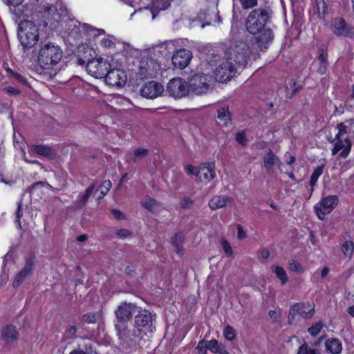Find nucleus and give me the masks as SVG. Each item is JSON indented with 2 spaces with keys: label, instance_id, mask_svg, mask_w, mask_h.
Masks as SVG:
<instances>
[{
  "label": "nucleus",
  "instance_id": "cd10ccee",
  "mask_svg": "<svg viewBox=\"0 0 354 354\" xmlns=\"http://www.w3.org/2000/svg\"><path fill=\"white\" fill-rule=\"evenodd\" d=\"M326 351L331 354H339L342 351V342L337 338H328L325 342Z\"/></svg>",
  "mask_w": 354,
  "mask_h": 354
},
{
  "label": "nucleus",
  "instance_id": "f8f14e48",
  "mask_svg": "<svg viewBox=\"0 0 354 354\" xmlns=\"http://www.w3.org/2000/svg\"><path fill=\"white\" fill-rule=\"evenodd\" d=\"M192 57L191 50L186 48L178 49L176 48L171 59H170V65L172 64L176 68L183 69L188 66Z\"/></svg>",
  "mask_w": 354,
  "mask_h": 354
},
{
  "label": "nucleus",
  "instance_id": "4c0bfd02",
  "mask_svg": "<svg viewBox=\"0 0 354 354\" xmlns=\"http://www.w3.org/2000/svg\"><path fill=\"white\" fill-rule=\"evenodd\" d=\"M325 327V324L323 321L319 320L315 323H313L307 330V332L311 337L317 336L322 330Z\"/></svg>",
  "mask_w": 354,
  "mask_h": 354
},
{
  "label": "nucleus",
  "instance_id": "f3484780",
  "mask_svg": "<svg viewBox=\"0 0 354 354\" xmlns=\"http://www.w3.org/2000/svg\"><path fill=\"white\" fill-rule=\"evenodd\" d=\"M333 142H334V146L332 149V154L335 155L342 149L339 156L343 158H347L352 147V142L350 138H346L343 140L339 135H335Z\"/></svg>",
  "mask_w": 354,
  "mask_h": 354
},
{
  "label": "nucleus",
  "instance_id": "de8ad7c7",
  "mask_svg": "<svg viewBox=\"0 0 354 354\" xmlns=\"http://www.w3.org/2000/svg\"><path fill=\"white\" fill-rule=\"evenodd\" d=\"M221 245L225 255L228 257H232L233 256V250L230 243L224 239L221 241Z\"/></svg>",
  "mask_w": 354,
  "mask_h": 354
},
{
  "label": "nucleus",
  "instance_id": "ea45409f",
  "mask_svg": "<svg viewBox=\"0 0 354 354\" xmlns=\"http://www.w3.org/2000/svg\"><path fill=\"white\" fill-rule=\"evenodd\" d=\"M297 354H321L317 348H310L308 343L304 342L299 346Z\"/></svg>",
  "mask_w": 354,
  "mask_h": 354
},
{
  "label": "nucleus",
  "instance_id": "79ce46f5",
  "mask_svg": "<svg viewBox=\"0 0 354 354\" xmlns=\"http://www.w3.org/2000/svg\"><path fill=\"white\" fill-rule=\"evenodd\" d=\"M77 328L75 325L70 326L68 328H67L63 335V339L65 341L69 340V339H74L77 337Z\"/></svg>",
  "mask_w": 354,
  "mask_h": 354
},
{
  "label": "nucleus",
  "instance_id": "052dcab7",
  "mask_svg": "<svg viewBox=\"0 0 354 354\" xmlns=\"http://www.w3.org/2000/svg\"><path fill=\"white\" fill-rule=\"evenodd\" d=\"M22 215H23V213H22L21 203H19L18 204L17 209L16 211L17 222V224H18V226L19 228H21V224L20 219H21Z\"/></svg>",
  "mask_w": 354,
  "mask_h": 354
},
{
  "label": "nucleus",
  "instance_id": "09e8293b",
  "mask_svg": "<svg viewBox=\"0 0 354 354\" xmlns=\"http://www.w3.org/2000/svg\"><path fill=\"white\" fill-rule=\"evenodd\" d=\"M235 140L242 146L245 147L247 145V139L244 131H239L236 133L235 136Z\"/></svg>",
  "mask_w": 354,
  "mask_h": 354
},
{
  "label": "nucleus",
  "instance_id": "423d86ee",
  "mask_svg": "<svg viewBox=\"0 0 354 354\" xmlns=\"http://www.w3.org/2000/svg\"><path fill=\"white\" fill-rule=\"evenodd\" d=\"M155 48L150 47L140 52L139 74L142 78L151 77L155 73Z\"/></svg>",
  "mask_w": 354,
  "mask_h": 354
},
{
  "label": "nucleus",
  "instance_id": "ddd939ff",
  "mask_svg": "<svg viewBox=\"0 0 354 354\" xmlns=\"http://www.w3.org/2000/svg\"><path fill=\"white\" fill-rule=\"evenodd\" d=\"M35 259L36 257L33 254L26 257L24 268L17 274L12 281L13 287L19 286L28 276L32 274L35 268Z\"/></svg>",
  "mask_w": 354,
  "mask_h": 354
},
{
  "label": "nucleus",
  "instance_id": "5fc2aeb1",
  "mask_svg": "<svg viewBox=\"0 0 354 354\" xmlns=\"http://www.w3.org/2000/svg\"><path fill=\"white\" fill-rule=\"evenodd\" d=\"M288 264L291 270L295 272L301 271V266L297 261L292 259L289 261Z\"/></svg>",
  "mask_w": 354,
  "mask_h": 354
},
{
  "label": "nucleus",
  "instance_id": "603ef678",
  "mask_svg": "<svg viewBox=\"0 0 354 354\" xmlns=\"http://www.w3.org/2000/svg\"><path fill=\"white\" fill-rule=\"evenodd\" d=\"M206 346H207V341L204 339L201 340L196 346L198 354H207V349L208 348Z\"/></svg>",
  "mask_w": 354,
  "mask_h": 354
},
{
  "label": "nucleus",
  "instance_id": "f257e3e1",
  "mask_svg": "<svg viewBox=\"0 0 354 354\" xmlns=\"http://www.w3.org/2000/svg\"><path fill=\"white\" fill-rule=\"evenodd\" d=\"M272 11L269 8H257L252 10L245 19V26L247 31L252 35H259L256 38L259 47H266V45L274 39L272 30L266 25L270 22Z\"/></svg>",
  "mask_w": 354,
  "mask_h": 354
},
{
  "label": "nucleus",
  "instance_id": "338daca9",
  "mask_svg": "<svg viewBox=\"0 0 354 354\" xmlns=\"http://www.w3.org/2000/svg\"><path fill=\"white\" fill-rule=\"evenodd\" d=\"M246 233L243 229L242 226L241 225H239L237 226V237L240 240H243L246 237Z\"/></svg>",
  "mask_w": 354,
  "mask_h": 354
},
{
  "label": "nucleus",
  "instance_id": "aec40b11",
  "mask_svg": "<svg viewBox=\"0 0 354 354\" xmlns=\"http://www.w3.org/2000/svg\"><path fill=\"white\" fill-rule=\"evenodd\" d=\"M312 9L313 12L317 15L318 19L324 21L326 25L327 24L326 17L328 15L329 10L325 0H313Z\"/></svg>",
  "mask_w": 354,
  "mask_h": 354
},
{
  "label": "nucleus",
  "instance_id": "37998d69",
  "mask_svg": "<svg viewBox=\"0 0 354 354\" xmlns=\"http://www.w3.org/2000/svg\"><path fill=\"white\" fill-rule=\"evenodd\" d=\"M140 203L142 207H143L145 209L151 212H153L155 208L154 198L148 196L145 200H142Z\"/></svg>",
  "mask_w": 354,
  "mask_h": 354
},
{
  "label": "nucleus",
  "instance_id": "7ed1b4c3",
  "mask_svg": "<svg viewBox=\"0 0 354 354\" xmlns=\"http://www.w3.org/2000/svg\"><path fill=\"white\" fill-rule=\"evenodd\" d=\"M18 37L24 48H30L39 41L38 28L31 21H21L19 25Z\"/></svg>",
  "mask_w": 354,
  "mask_h": 354
},
{
  "label": "nucleus",
  "instance_id": "5701e85b",
  "mask_svg": "<svg viewBox=\"0 0 354 354\" xmlns=\"http://www.w3.org/2000/svg\"><path fill=\"white\" fill-rule=\"evenodd\" d=\"M185 242V235L182 232H176L171 240L172 247L174 248L175 252L182 258L185 254V249L183 244Z\"/></svg>",
  "mask_w": 354,
  "mask_h": 354
},
{
  "label": "nucleus",
  "instance_id": "f704fd0d",
  "mask_svg": "<svg viewBox=\"0 0 354 354\" xmlns=\"http://www.w3.org/2000/svg\"><path fill=\"white\" fill-rule=\"evenodd\" d=\"M303 88V86L299 83H297L296 81H292V82L290 84V89L286 86V97L287 100H291L293 98V97L300 92Z\"/></svg>",
  "mask_w": 354,
  "mask_h": 354
},
{
  "label": "nucleus",
  "instance_id": "69168bd1",
  "mask_svg": "<svg viewBox=\"0 0 354 354\" xmlns=\"http://www.w3.org/2000/svg\"><path fill=\"white\" fill-rule=\"evenodd\" d=\"M117 235L121 238H126L131 234V232L127 229H120L117 231Z\"/></svg>",
  "mask_w": 354,
  "mask_h": 354
},
{
  "label": "nucleus",
  "instance_id": "bf43d9fd",
  "mask_svg": "<svg viewBox=\"0 0 354 354\" xmlns=\"http://www.w3.org/2000/svg\"><path fill=\"white\" fill-rule=\"evenodd\" d=\"M199 169H200V166L198 167H196L192 165H189L186 166V167H185V170L188 174L194 175L197 178L198 176V171H199Z\"/></svg>",
  "mask_w": 354,
  "mask_h": 354
},
{
  "label": "nucleus",
  "instance_id": "c85d7f7f",
  "mask_svg": "<svg viewBox=\"0 0 354 354\" xmlns=\"http://www.w3.org/2000/svg\"><path fill=\"white\" fill-rule=\"evenodd\" d=\"M228 200L227 196L216 195L209 201L208 205L211 209L215 210L225 207Z\"/></svg>",
  "mask_w": 354,
  "mask_h": 354
},
{
  "label": "nucleus",
  "instance_id": "9d476101",
  "mask_svg": "<svg viewBox=\"0 0 354 354\" xmlns=\"http://www.w3.org/2000/svg\"><path fill=\"white\" fill-rule=\"evenodd\" d=\"M330 30L337 37L354 38V26L347 24L343 17L334 18L330 24Z\"/></svg>",
  "mask_w": 354,
  "mask_h": 354
},
{
  "label": "nucleus",
  "instance_id": "f03ea898",
  "mask_svg": "<svg viewBox=\"0 0 354 354\" xmlns=\"http://www.w3.org/2000/svg\"><path fill=\"white\" fill-rule=\"evenodd\" d=\"M63 57L61 47L51 41L40 42L37 56L39 65L44 69L52 68Z\"/></svg>",
  "mask_w": 354,
  "mask_h": 354
},
{
  "label": "nucleus",
  "instance_id": "3c124183",
  "mask_svg": "<svg viewBox=\"0 0 354 354\" xmlns=\"http://www.w3.org/2000/svg\"><path fill=\"white\" fill-rule=\"evenodd\" d=\"M45 183L42 181H37L33 183L30 187L28 188V191L30 193V194H34L37 192V190L41 189L44 187Z\"/></svg>",
  "mask_w": 354,
  "mask_h": 354
},
{
  "label": "nucleus",
  "instance_id": "0e129e2a",
  "mask_svg": "<svg viewBox=\"0 0 354 354\" xmlns=\"http://www.w3.org/2000/svg\"><path fill=\"white\" fill-rule=\"evenodd\" d=\"M88 27L89 28V29H87V30H90L91 34H93L94 37H96V36H98L100 35H104L105 33V31L103 29H97L95 28H93V27L90 26L89 25H88Z\"/></svg>",
  "mask_w": 354,
  "mask_h": 354
},
{
  "label": "nucleus",
  "instance_id": "a18cd8bd",
  "mask_svg": "<svg viewBox=\"0 0 354 354\" xmlns=\"http://www.w3.org/2000/svg\"><path fill=\"white\" fill-rule=\"evenodd\" d=\"M111 187L112 183L109 180L103 181L99 187L101 195L98 197V198H102L104 196H106L111 189Z\"/></svg>",
  "mask_w": 354,
  "mask_h": 354
},
{
  "label": "nucleus",
  "instance_id": "4468645a",
  "mask_svg": "<svg viewBox=\"0 0 354 354\" xmlns=\"http://www.w3.org/2000/svg\"><path fill=\"white\" fill-rule=\"evenodd\" d=\"M234 61L240 67H245L250 57L251 50L248 44L239 42L234 48Z\"/></svg>",
  "mask_w": 354,
  "mask_h": 354
},
{
  "label": "nucleus",
  "instance_id": "393cba45",
  "mask_svg": "<svg viewBox=\"0 0 354 354\" xmlns=\"http://www.w3.org/2000/svg\"><path fill=\"white\" fill-rule=\"evenodd\" d=\"M318 67L317 73L319 75H325L328 71V53L323 47H319L317 55Z\"/></svg>",
  "mask_w": 354,
  "mask_h": 354
},
{
  "label": "nucleus",
  "instance_id": "680f3d73",
  "mask_svg": "<svg viewBox=\"0 0 354 354\" xmlns=\"http://www.w3.org/2000/svg\"><path fill=\"white\" fill-rule=\"evenodd\" d=\"M345 106L346 107V109L348 111H353L354 110V98H352V95L351 94L350 96L345 101Z\"/></svg>",
  "mask_w": 354,
  "mask_h": 354
},
{
  "label": "nucleus",
  "instance_id": "72a5a7b5",
  "mask_svg": "<svg viewBox=\"0 0 354 354\" xmlns=\"http://www.w3.org/2000/svg\"><path fill=\"white\" fill-rule=\"evenodd\" d=\"M278 158L274 154L273 151L269 149L266 155L263 157V164L267 171H270L275 165V160Z\"/></svg>",
  "mask_w": 354,
  "mask_h": 354
},
{
  "label": "nucleus",
  "instance_id": "0eeeda50",
  "mask_svg": "<svg viewBox=\"0 0 354 354\" xmlns=\"http://www.w3.org/2000/svg\"><path fill=\"white\" fill-rule=\"evenodd\" d=\"M60 17V15L57 12V10L54 6H48L41 12V19L39 21V25L46 28V30H55L59 28Z\"/></svg>",
  "mask_w": 354,
  "mask_h": 354
},
{
  "label": "nucleus",
  "instance_id": "864d4df0",
  "mask_svg": "<svg viewBox=\"0 0 354 354\" xmlns=\"http://www.w3.org/2000/svg\"><path fill=\"white\" fill-rule=\"evenodd\" d=\"M84 321L87 324H94L96 322V315L94 313H88L83 315Z\"/></svg>",
  "mask_w": 354,
  "mask_h": 354
},
{
  "label": "nucleus",
  "instance_id": "2eb2a0df",
  "mask_svg": "<svg viewBox=\"0 0 354 354\" xmlns=\"http://www.w3.org/2000/svg\"><path fill=\"white\" fill-rule=\"evenodd\" d=\"M210 76L204 73L194 75L190 81V88L196 94H203L209 88Z\"/></svg>",
  "mask_w": 354,
  "mask_h": 354
},
{
  "label": "nucleus",
  "instance_id": "39448f33",
  "mask_svg": "<svg viewBox=\"0 0 354 354\" xmlns=\"http://www.w3.org/2000/svg\"><path fill=\"white\" fill-rule=\"evenodd\" d=\"M178 44L175 40L165 41L156 44V65L159 70L166 71L170 68V59Z\"/></svg>",
  "mask_w": 354,
  "mask_h": 354
},
{
  "label": "nucleus",
  "instance_id": "e2e57ef3",
  "mask_svg": "<svg viewBox=\"0 0 354 354\" xmlns=\"http://www.w3.org/2000/svg\"><path fill=\"white\" fill-rule=\"evenodd\" d=\"M111 213L117 220H123L126 218L125 214L119 209H113Z\"/></svg>",
  "mask_w": 354,
  "mask_h": 354
},
{
  "label": "nucleus",
  "instance_id": "8fccbe9b",
  "mask_svg": "<svg viewBox=\"0 0 354 354\" xmlns=\"http://www.w3.org/2000/svg\"><path fill=\"white\" fill-rule=\"evenodd\" d=\"M100 45L102 47L109 48L112 46H114V42L113 40V37L108 36L107 37H104L100 40Z\"/></svg>",
  "mask_w": 354,
  "mask_h": 354
},
{
  "label": "nucleus",
  "instance_id": "a878e982",
  "mask_svg": "<svg viewBox=\"0 0 354 354\" xmlns=\"http://www.w3.org/2000/svg\"><path fill=\"white\" fill-rule=\"evenodd\" d=\"M133 306L124 303L118 307L115 311L117 319L120 322H124L129 320L133 314Z\"/></svg>",
  "mask_w": 354,
  "mask_h": 354
},
{
  "label": "nucleus",
  "instance_id": "6e6552de",
  "mask_svg": "<svg viewBox=\"0 0 354 354\" xmlns=\"http://www.w3.org/2000/svg\"><path fill=\"white\" fill-rule=\"evenodd\" d=\"M110 68L111 64L101 57L89 59L86 66L88 73L95 78L104 77Z\"/></svg>",
  "mask_w": 354,
  "mask_h": 354
},
{
  "label": "nucleus",
  "instance_id": "4be33fe9",
  "mask_svg": "<svg viewBox=\"0 0 354 354\" xmlns=\"http://www.w3.org/2000/svg\"><path fill=\"white\" fill-rule=\"evenodd\" d=\"M30 151L39 156L47 158H53L55 156V151L51 147L43 144L32 145Z\"/></svg>",
  "mask_w": 354,
  "mask_h": 354
},
{
  "label": "nucleus",
  "instance_id": "6ab92c4d",
  "mask_svg": "<svg viewBox=\"0 0 354 354\" xmlns=\"http://www.w3.org/2000/svg\"><path fill=\"white\" fill-rule=\"evenodd\" d=\"M214 162H204L200 165L198 178L200 182L208 183L216 176Z\"/></svg>",
  "mask_w": 354,
  "mask_h": 354
},
{
  "label": "nucleus",
  "instance_id": "774afa93",
  "mask_svg": "<svg viewBox=\"0 0 354 354\" xmlns=\"http://www.w3.org/2000/svg\"><path fill=\"white\" fill-rule=\"evenodd\" d=\"M69 354H91L87 348V346H85V351L82 350V348H76L73 350H72Z\"/></svg>",
  "mask_w": 354,
  "mask_h": 354
},
{
  "label": "nucleus",
  "instance_id": "a211bd4d",
  "mask_svg": "<svg viewBox=\"0 0 354 354\" xmlns=\"http://www.w3.org/2000/svg\"><path fill=\"white\" fill-rule=\"evenodd\" d=\"M235 73L236 68L233 64L230 62H225L220 65L215 74L218 80L221 83H224L230 80L235 75Z\"/></svg>",
  "mask_w": 354,
  "mask_h": 354
},
{
  "label": "nucleus",
  "instance_id": "473e14b6",
  "mask_svg": "<svg viewBox=\"0 0 354 354\" xmlns=\"http://www.w3.org/2000/svg\"><path fill=\"white\" fill-rule=\"evenodd\" d=\"M271 270L279 279L281 286L285 285L288 281V277L286 272L281 266L273 265L271 266Z\"/></svg>",
  "mask_w": 354,
  "mask_h": 354
},
{
  "label": "nucleus",
  "instance_id": "2f4dec72",
  "mask_svg": "<svg viewBox=\"0 0 354 354\" xmlns=\"http://www.w3.org/2000/svg\"><path fill=\"white\" fill-rule=\"evenodd\" d=\"M6 65V66H4L5 71H6L7 76L8 78H13L16 80H17L20 84L22 85L26 86L28 85V82L27 79L21 75L20 73L14 71L12 68H10L8 66V63H5L4 66Z\"/></svg>",
  "mask_w": 354,
  "mask_h": 354
},
{
  "label": "nucleus",
  "instance_id": "a19ab883",
  "mask_svg": "<svg viewBox=\"0 0 354 354\" xmlns=\"http://www.w3.org/2000/svg\"><path fill=\"white\" fill-rule=\"evenodd\" d=\"M207 348L213 353L218 354L220 352L223 344L219 343L216 339L207 341Z\"/></svg>",
  "mask_w": 354,
  "mask_h": 354
},
{
  "label": "nucleus",
  "instance_id": "dca6fc26",
  "mask_svg": "<svg viewBox=\"0 0 354 354\" xmlns=\"http://www.w3.org/2000/svg\"><path fill=\"white\" fill-rule=\"evenodd\" d=\"M135 324L139 331L144 332L146 335L149 333L152 336V317L150 313L147 310L140 311L136 316Z\"/></svg>",
  "mask_w": 354,
  "mask_h": 354
},
{
  "label": "nucleus",
  "instance_id": "58836bf2",
  "mask_svg": "<svg viewBox=\"0 0 354 354\" xmlns=\"http://www.w3.org/2000/svg\"><path fill=\"white\" fill-rule=\"evenodd\" d=\"M149 153V150L145 148L139 147L136 148L133 150L132 153V160L133 162H136L145 157H146Z\"/></svg>",
  "mask_w": 354,
  "mask_h": 354
},
{
  "label": "nucleus",
  "instance_id": "4d7b16f0",
  "mask_svg": "<svg viewBox=\"0 0 354 354\" xmlns=\"http://www.w3.org/2000/svg\"><path fill=\"white\" fill-rule=\"evenodd\" d=\"M180 205L183 209H189L193 205V201L188 197H184L180 201Z\"/></svg>",
  "mask_w": 354,
  "mask_h": 354
},
{
  "label": "nucleus",
  "instance_id": "e433bc0d",
  "mask_svg": "<svg viewBox=\"0 0 354 354\" xmlns=\"http://www.w3.org/2000/svg\"><path fill=\"white\" fill-rule=\"evenodd\" d=\"M341 249L345 257L348 258L352 257L354 250V243L351 236L342 244Z\"/></svg>",
  "mask_w": 354,
  "mask_h": 354
},
{
  "label": "nucleus",
  "instance_id": "c03bdc74",
  "mask_svg": "<svg viewBox=\"0 0 354 354\" xmlns=\"http://www.w3.org/2000/svg\"><path fill=\"white\" fill-rule=\"evenodd\" d=\"M223 335L227 340L232 341L236 337V331L232 326L227 325L224 328Z\"/></svg>",
  "mask_w": 354,
  "mask_h": 354
},
{
  "label": "nucleus",
  "instance_id": "c9c22d12",
  "mask_svg": "<svg viewBox=\"0 0 354 354\" xmlns=\"http://www.w3.org/2000/svg\"><path fill=\"white\" fill-rule=\"evenodd\" d=\"M217 117L220 121L224 123V124H227L230 122L232 121V115L229 111L228 106L219 109L217 111Z\"/></svg>",
  "mask_w": 354,
  "mask_h": 354
},
{
  "label": "nucleus",
  "instance_id": "49530a36",
  "mask_svg": "<svg viewBox=\"0 0 354 354\" xmlns=\"http://www.w3.org/2000/svg\"><path fill=\"white\" fill-rule=\"evenodd\" d=\"M243 10L254 8L258 5V0H239Z\"/></svg>",
  "mask_w": 354,
  "mask_h": 354
},
{
  "label": "nucleus",
  "instance_id": "7c9ffc66",
  "mask_svg": "<svg viewBox=\"0 0 354 354\" xmlns=\"http://www.w3.org/2000/svg\"><path fill=\"white\" fill-rule=\"evenodd\" d=\"M324 167H325L324 163H322L320 165H317L315 168L313 174H311L310 181H309V185L311 187V189H310L311 192H313L314 191V187L316 185L319 178L323 174Z\"/></svg>",
  "mask_w": 354,
  "mask_h": 354
},
{
  "label": "nucleus",
  "instance_id": "412c9836",
  "mask_svg": "<svg viewBox=\"0 0 354 354\" xmlns=\"http://www.w3.org/2000/svg\"><path fill=\"white\" fill-rule=\"evenodd\" d=\"M1 338L6 344L12 343L19 338V332L15 326L8 324L1 330Z\"/></svg>",
  "mask_w": 354,
  "mask_h": 354
},
{
  "label": "nucleus",
  "instance_id": "b1692460",
  "mask_svg": "<svg viewBox=\"0 0 354 354\" xmlns=\"http://www.w3.org/2000/svg\"><path fill=\"white\" fill-rule=\"evenodd\" d=\"M124 72L118 69H110L107 71V75L104 76L106 82L111 85H120L121 83H124L126 80L123 79Z\"/></svg>",
  "mask_w": 354,
  "mask_h": 354
},
{
  "label": "nucleus",
  "instance_id": "c756f323",
  "mask_svg": "<svg viewBox=\"0 0 354 354\" xmlns=\"http://www.w3.org/2000/svg\"><path fill=\"white\" fill-rule=\"evenodd\" d=\"M140 94L148 99L155 98V81L152 80L145 83L140 89Z\"/></svg>",
  "mask_w": 354,
  "mask_h": 354
},
{
  "label": "nucleus",
  "instance_id": "6e6d98bb",
  "mask_svg": "<svg viewBox=\"0 0 354 354\" xmlns=\"http://www.w3.org/2000/svg\"><path fill=\"white\" fill-rule=\"evenodd\" d=\"M337 129H338V133L336 135H339V137L348 133V127L344 122L337 124Z\"/></svg>",
  "mask_w": 354,
  "mask_h": 354
},
{
  "label": "nucleus",
  "instance_id": "13d9d810",
  "mask_svg": "<svg viewBox=\"0 0 354 354\" xmlns=\"http://www.w3.org/2000/svg\"><path fill=\"white\" fill-rule=\"evenodd\" d=\"M3 91L6 93L10 95H17L21 93L19 88L13 86H6L3 88Z\"/></svg>",
  "mask_w": 354,
  "mask_h": 354
},
{
  "label": "nucleus",
  "instance_id": "bb28decb",
  "mask_svg": "<svg viewBox=\"0 0 354 354\" xmlns=\"http://www.w3.org/2000/svg\"><path fill=\"white\" fill-rule=\"evenodd\" d=\"M95 183H92L86 188L84 194L82 195L80 194L77 196V198L73 202L74 207L76 209H81L84 207V206L88 202L90 196H91L95 189Z\"/></svg>",
  "mask_w": 354,
  "mask_h": 354
},
{
  "label": "nucleus",
  "instance_id": "9b49d317",
  "mask_svg": "<svg viewBox=\"0 0 354 354\" xmlns=\"http://www.w3.org/2000/svg\"><path fill=\"white\" fill-rule=\"evenodd\" d=\"M339 202V198L336 195H330L328 196L323 198L319 203L318 205L314 207L317 217L323 220L325 216L330 214L337 205Z\"/></svg>",
  "mask_w": 354,
  "mask_h": 354
},
{
  "label": "nucleus",
  "instance_id": "20e7f679",
  "mask_svg": "<svg viewBox=\"0 0 354 354\" xmlns=\"http://www.w3.org/2000/svg\"><path fill=\"white\" fill-rule=\"evenodd\" d=\"M315 314V308L314 304L309 302H295L290 305L287 322L290 325H296L297 322V317L309 320L311 319Z\"/></svg>",
  "mask_w": 354,
  "mask_h": 354
},
{
  "label": "nucleus",
  "instance_id": "1a4fd4ad",
  "mask_svg": "<svg viewBox=\"0 0 354 354\" xmlns=\"http://www.w3.org/2000/svg\"><path fill=\"white\" fill-rule=\"evenodd\" d=\"M167 92L175 99L186 96L189 93L187 82L181 77H174L169 80L167 86Z\"/></svg>",
  "mask_w": 354,
  "mask_h": 354
}]
</instances>
